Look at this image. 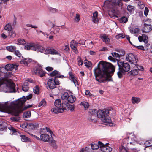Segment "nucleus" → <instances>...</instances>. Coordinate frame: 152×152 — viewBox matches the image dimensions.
<instances>
[{"mask_svg":"<svg viewBox=\"0 0 152 152\" xmlns=\"http://www.w3.org/2000/svg\"><path fill=\"white\" fill-rule=\"evenodd\" d=\"M138 5L140 9H142L144 8V5L143 3L140 1H139L138 2Z\"/></svg>","mask_w":152,"mask_h":152,"instance_id":"bf43d9fd","label":"nucleus"},{"mask_svg":"<svg viewBox=\"0 0 152 152\" xmlns=\"http://www.w3.org/2000/svg\"><path fill=\"white\" fill-rule=\"evenodd\" d=\"M17 42L18 43H17V44H19V45H24L26 43V42L25 40L23 39H18V40Z\"/></svg>","mask_w":152,"mask_h":152,"instance_id":"de8ad7c7","label":"nucleus"},{"mask_svg":"<svg viewBox=\"0 0 152 152\" xmlns=\"http://www.w3.org/2000/svg\"><path fill=\"white\" fill-rule=\"evenodd\" d=\"M101 38L104 42L107 44L110 41L109 38L107 36L105 35H103L101 37Z\"/></svg>","mask_w":152,"mask_h":152,"instance_id":"c756f323","label":"nucleus"},{"mask_svg":"<svg viewBox=\"0 0 152 152\" xmlns=\"http://www.w3.org/2000/svg\"><path fill=\"white\" fill-rule=\"evenodd\" d=\"M18 66L15 64H7L5 67V69L7 71H12L13 69L15 70H17Z\"/></svg>","mask_w":152,"mask_h":152,"instance_id":"9b49d317","label":"nucleus"},{"mask_svg":"<svg viewBox=\"0 0 152 152\" xmlns=\"http://www.w3.org/2000/svg\"><path fill=\"white\" fill-rule=\"evenodd\" d=\"M109 60L114 63L116 62V64L119 66V69L122 72L124 73L128 72L130 69V66L129 64L127 62L118 61L116 59L113 58L111 56L108 57Z\"/></svg>","mask_w":152,"mask_h":152,"instance_id":"39448f33","label":"nucleus"},{"mask_svg":"<svg viewBox=\"0 0 152 152\" xmlns=\"http://www.w3.org/2000/svg\"><path fill=\"white\" fill-rule=\"evenodd\" d=\"M12 29V27L11 24L8 23L4 27V30L7 31V33L10 32Z\"/></svg>","mask_w":152,"mask_h":152,"instance_id":"bb28decb","label":"nucleus"},{"mask_svg":"<svg viewBox=\"0 0 152 152\" xmlns=\"http://www.w3.org/2000/svg\"><path fill=\"white\" fill-rule=\"evenodd\" d=\"M7 124L5 122L0 123V130H4L6 129Z\"/></svg>","mask_w":152,"mask_h":152,"instance_id":"473e14b6","label":"nucleus"},{"mask_svg":"<svg viewBox=\"0 0 152 152\" xmlns=\"http://www.w3.org/2000/svg\"><path fill=\"white\" fill-rule=\"evenodd\" d=\"M12 121L14 122H17L19 121V119L18 118L16 117H12L10 118Z\"/></svg>","mask_w":152,"mask_h":152,"instance_id":"4d7b16f0","label":"nucleus"},{"mask_svg":"<svg viewBox=\"0 0 152 152\" xmlns=\"http://www.w3.org/2000/svg\"><path fill=\"white\" fill-rule=\"evenodd\" d=\"M131 139L132 140V142H130V143L133 145H134L135 144L136 142L137 139L135 135H133L132 136Z\"/></svg>","mask_w":152,"mask_h":152,"instance_id":"a18cd8bd","label":"nucleus"},{"mask_svg":"<svg viewBox=\"0 0 152 152\" xmlns=\"http://www.w3.org/2000/svg\"><path fill=\"white\" fill-rule=\"evenodd\" d=\"M85 65L88 67H89L91 65V62L89 61H86L84 62Z\"/></svg>","mask_w":152,"mask_h":152,"instance_id":"13d9d810","label":"nucleus"},{"mask_svg":"<svg viewBox=\"0 0 152 152\" xmlns=\"http://www.w3.org/2000/svg\"><path fill=\"white\" fill-rule=\"evenodd\" d=\"M110 3V4H112L113 7L115 5H118L119 6L122 5V1L121 0H111L110 1H105L106 3Z\"/></svg>","mask_w":152,"mask_h":152,"instance_id":"9d476101","label":"nucleus"},{"mask_svg":"<svg viewBox=\"0 0 152 152\" xmlns=\"http://www.w3.org/2000/svg\"><path fill=\"white\" fill-rule=\"evenodd\" d=\"M132 102L133 104H137L140 101V99L139 98L133 97H132Z\"/></svg>","mask_w":152,"mask_h":152,"instance_id":"72a5a7b5","label":"nucleus"},{"mask_svg":"<svg viewBox=\"0 0 152 152\" xmlns=\"http://www.w3.org/2000/svg\"><path fill=\"white\" fill-rule=\"evenodd\" d=\"M76 99V98L75 96L73 95H69L67 100L69 102L73 103L75 101Z\"/></svg>","mask_w":152,"mask_h":152,"instance_id":"393cba45","label":"nucleus"},{"mask_svg":"<svg viewBox=\"0 0 152 152\" xmlns=\"http://www.w3.org/2000/svg\"><path fill=\"white\" fill-rule=\"evenodd\" d=\"M80 152H89V149L88 147H86L85 149H82Z\"/></svg>","mask_w":152,"mask_h":152,"instance_id":"052dcab7","label":"nucleus"},{"mask_svg":"<svg viewBox=\"0 0 152 152\" xmlns=\"http://www.w3.org/2000/svg\"><path fill=\"white\" fill-rule=\"evenodd\" d=\"M109 113L108 110L104 109L100 110L97 113V117L101 118V121L104 123V124L109 126H113V123L110 117L108 115Z\"/></svg>","mask_w":152,"mask_h":152,"instance_id":"20e7f679","label":"nucleus"},{"mask_svg":"<svg viewBox=\"0 0 152 152\" xmlns=\"http://www.w3.org/2000/svg\"><path fill=\"white\" fill-rule=\"evenodd\" d=\"M69 110H70L71 111H73L75 109L74 106L73 105H70L69 104Z\"/></svg>","mask_w":152,"mask_h":152,"instance_id":"e2e57ef3","label":"nucleus"},{"mask_svg":"<svg viewBox=\"0 0 152 152\" xmlns=\"http://www.w3.org/2000/svg\"><path fill=\"white\" fill-rule=\"evenodd\" d=\"M99 145H98L96 144H91V146L92 149L93 150H97L99 148Z\"/></svg>","mask_w":152,"mask_h":152,"instance_id":"8fccbe9b","label":"nucleus"},{"mask_svg":"<svg viewBox=\"0 0 152 152\" xmlns=\"http://www.w3.org/2000/svg\"><path fill=\"white\" fill-rule=\"evenodd\" d=\"M128 20V19L126 17H123L120 19V22L122 23L126 22Z\"/></svg>","mask_w":152,"mask_h":152,"instance_id":"79ce46f5","label":"nucleus"},{"mask_svg":"<svg viewBox=\"0 0 152 152\" xmlns=\"http://www.w3.org/2000/svg\"><path fill=\"white\" fill-rule=\"evenodd\" d=\"M117 51L119 53H118L116 52L112 53V55L113 57L116 58H119L121 56L124 55L125 54L124 51L122 50H117Z\"/></svg>","mask_w":152,"mask_h":152,"instance_id":"dca6fc26","label":"nucleus"},{"mask_svg":"<svg viewBox=\"0 0 152 152\" xmlns=\"http://www.w3.org/2000/svg\"><path fill=\"white\" fill-rule=\"evenodd\" d=\"M4 74V77H2L3 78H4L6 80H12V83H14L12 80L7 79L8 78L11 77L12 76V72H7L6 73H4L3 74Z\"/></svg>","mask_w":152,"mask_h":152,"instance_id":"4be33fe9","label":"nucleus"},{"mask_svg":"<svg viewBox=\"0 0 152 152\" xmlns=\"http://www.w3.org/2000/svg\"><path fill=\"white\" fill-rule=\"evenodd\" d=\"M7 34L8 36L14 38L15 37L16 35V34L15 31L12 30V29L10 31V32H8Z\"/></svg>","mask_w":152,"mask_h":152,"instance_id":"e433bc0d","label":"nucleus"},{"mask_svg":"<svg viewBox=\"0 0 152 152\" xmlns=\"http://www.w3.org/2000/svg\"><path fill=\"white\" fill-rule=\"evenodd\" d=\"M50 54L53 55H57L59 54L58 51L53 48H47L45 49V54Z\"/></svg>","mask_w":152,"mask_h":152,"instance_id":"4468645a","label":"nucleus"},{"mask_svg":"<svg viewBox=\"0 0 152 152\" xmlns=\"http://www.w3.org/2000/svg\"><path fill=\"white\" fill-rule=\"evenodd\" d=\"M125 145L123 144L120 147V152H129L127 148L125 147Z\"/></svg>","mask_w":152,"mask_h":152,"instance_id":"7c9ffc66","label":"nucleus"},{"mask_svg":"<svg viewBox=\"0 0 152 152\" xmlns=\"http://www.w3.org/2000/svg\"><path fill=\"white\" fill-rule=\"evenodd\" d=\"M34 72L37 75L40 77L44 76L45 73V72L43 71L40 67L37 68Z\"/></svg>","mask_w":152,"mask_h":152,"instance_id":"f3484780","label":"nucleus"},{"mask_svg":"<svg viewBox=\"0 0 152 152\" xmlns=\"http://www.w3.org/2000/svg\"><path fill=\"white\" fill-rule=\"evenodd\" d=\"M34 92L37 94H38L39 93V90L38 87L37 86L35 87L34 88Z\"/></svg>","mask_w":152,"mask_h":152,"instance_id":"5fc2aeb1","label":"nucleus"},{"mask_svg":"<svg viewBox=\"0 0 152 152\" xmlns=\"http://www.w3.org/2000/svg\"><path fill=\"white\" fill-rule=\"evenodd\" d=\"M36 126L32 123L28 124V128L30 129H33L36 127Z\"/></svg>","mask_w":152,"mask_h":152,"instance_id":"49530a36","label":"nucleus"},{"mask_svg":"<svg viewBox=\"0 0 152 152\" xmlns=\"http://www.w3.org/2000/svg\"><path fill=\"white\" fill-rule=\"evenodd\" d=\"M143 41L145 43H147L148 42V38L145 34H143Z\"/></svg>","mask_w":152,"mask_h":152,"instance_id":"3c124183","label":"nucleus"},{"mask_svg":"<svg viewBox=\"0 0 152 152\" xmlns=\"http://www.w3.org/2000/svg\"><path fill=\"white\" fill-rule=\"evenodd\" d=\"M6 49L8 51L13 52L16 49V47L12 45L7 46L6 47Z\"/></svg>","mask_w":152,"mask_h":152,"instance_id":"a878e982","label":"nucleus"},{"mask_svg":"<svg viewBox=\"0 0 152 152\" xmlns=\"http://www.w3.org/2000/svg\"><path fill=\"white\" fill-rule=\"evenodd\" d=\"M134 68H136L137 70H140L141 71H143V68L142 66L137 65L134 64L133 65Z\"/></svg>","mask_w":152,"mask_h":152,"instance_id":"4c0bfd02","label":"nucleus"},{"mask_svg":"<svg viewBox=\"0 0 152 152\" xmlns=\"http://www.w3.org/2000/svg\"><path fill=\"white\" fill-rule=\"evenodd\" d=\"M85 93L86 95L88 96H90L92 95L91 94L90 92L88 90H86Z\"/></svg>","mask_w":152,"mask_h":152,"instance_id":"774afa93","label":"nucleus"},{"mask_svg":"<svg viewBox=\"0 0 152 152\" xmlns=\"http://www.w3.org/2000/svg\"><path fill=\"white\" fill-rule=\"evenodd\" d=\"M69 74L70 77V79L73 82V83L76 86V84H77L78 83L77 81L75 79V76L72 75V73L71 72H69Z\"/></svg>","mask_w":152,"mask_h":152,"instance_id":"5701e85b","label":"nucleus"},{"mask_svg":"<svg viewBox=\"0 0 152 152\" xmlns=\"http://www.w3.org/2000/svg\"><path fill=\"white\" fill-rule=\"evenodd\" d=\"M54 104L55 106L60 107L61 104V102L60 99H56L54 102Z\"/></svg>","mask_w":152,"mask_h":152,"instance_id":"c9c22d12","label":"nucleus"},{"mask_svg":"<svg viewBox=\"0 0 152 152\" xmlns=\"http://www.w3.org/2000/svg\"><path fill=\"white\" fill-rule=\"evenodd\" d=\"M149 12L148 9L147 7H145V10L144 12V14L146 16H147Z\"/></svg>","mask_w":152,"mask_h":152,"instance_id":"69168bd1","label":"nucleus"},{"mask_svg":"<svg viewBox=\"0 0 152 152\" xmlns=\"http://www.w3.org/2000/svg\"><path fill=\"white\" fill-rule=\"evenodd\" d=\"M92 20L95 23H96L99 21V19L98 18V12L97 11H96L93 14Z\"/></svg>","mask_w":152,"mask_h":152,"instance_id":"b1692460","label":"nucleus"},{"mask_svg":"<svg viewBox=\"0 0 152 152\" xmlns=\"http://www.w3.org/2000/svg\"><path fill=\"white\" fill-rule=\"evenodd\" d=\"M31 115V112L30 111H28L24 112L23 114V117L24 118H29Z\"/></svg>","mask_w":152,"mask_h":152,"instance_id":"2f4dec72","label":"nucleus"},{"mask_svg":"<svg viewBox=\"0 0 152 152\" xmlns=\"http://www.w3.org/2000/svg\"><path fill=\"white\" fill-rule=\"evenodd\" d=\"M86 41H85L83 39H80L78 41V43L80 44L83 45L85 44V42Z\"/></svg>","mask_w":152,"mask_h":152,"instance_id":"338daca9","label":"nucleus"},{"mask_svg":"<svg viewBox=\"0 0 152 152\" xmlns=\"http://www.w3.org/2000/svg\"><path fill=\"white\" fill-rule=\"evenodd\" d=\"M60 84L59 80L56 79V77L54 79H49L47 82V84L49 88L50 89H54L56 88L57 85H58Z\"/></svg>","mask_w":152,"mask_h":152,"instance_id":"0eeeda50","label":"nucleus"},{"mask_svg":"<svg viewBox=\"0 0 152 152\" xmlns=\"http://www.w3.org/2000/svg\"><path fill=\"white\" fill-rule=\"evenodd\" d=\"M98 144L99 145L101 150L103 152H111L112 151V149L111 147L104 145L101 142H98Z\"/></svg>","mask_w":152,"mask_h":152,"instance_id":"1a4fd4ad","label":"nucleus"},{"mask_svg":"<svg viewBox=\"0 0 152 152\" xmlns=\"http://www.w3.org/2000/svg\"><path fill=\"white\" fill-rule=\"evenodd\" d=\"M80 104L84 107L85 110L86 109L88 108L89 107L88 103L85 101H83L81 102Z\"/></svg>","mask_w":152,"mask_h":152,"instance_id":"58836bf2","label":"nucleus"},{"mask_svg":"<svg viewBox=\"0 0 152 152\" xmlns=\"http://www.w3.org/2000/svg\"><path fill=\"white\" fill-rule=\"evenodd\" d=\"M26 100V99L25 97L23 96L17 100L11 102V107L9 110L8 113L14 115L15 116H18L20 113L32 106L31 105H29L27 107H23Z\"/></svg>","mask_w":152,"mask_h":152,"instance_id":"f03ea898","label":"nucleus"},{"mask_svg":"<svg viewBox=\"0 0 152 152\" xmlns=\"http://www.w3.org/2000/svg\"><path fill=\"white\" fill-rule=\"evenodd\" d=\"M49 135L47 134H42L40 136V140L45 142H47L49 140Z\"/></svg>","mask_w":152,"mask_h":152,"instance_id":"6ab92c4d","label":"nucleus"},{"mask_svg":"<svg viewBox=\"0 0 152 152\" xmlns=\"http://www.w3.org/2000/svg\"><path fill=\"white\" fill-rule=\"evenodd\" d=\"M48 9L49 11L52 13H55L57 11V10L56 9L52 7H49Z\"/></svg>","mask_w":152,"mask_h":152,"instance_id":"680f3d73","label":"nucleus"},{"mask_svg":"<svg viewBox=\"0 0 152 152\" xmlns=\"http://www.w3.org/2000/svg\"><path fill=\"white\" fill-rule=\"evenodd\" d=\"M75 21L78 22L80 20V15L78 14H76V16L75 18Z\"/></svg>","mask_w":152,"mask_h":152,"instance_id":"0e129e2a","label":"nucleus"},{"mask_svg":"<svg viewBox=\"0 0 152 152\" xmlns=\"http://www.w3.org/2000/svg\"><path fill=\"white\" fill-rule=\"evenodd\" d=\"M14 54L16 56L19 57H20L21 56V54L20 52L18 50H15L14 51Z\"/></svg>","mask_w":152,"mask_h":152,"instance_id":"6e6d98bb","label":"nucleus"},{"mask_svg":"<svg viewBox=\"0 0 152 152\" xmlns=\"http://www.w3.org/2000/svg\"><path fill=\"white\" fill-rule=\"evenodd\" d=\"M115 70V67L110 63L100 61L94 70L96 80L100 83L104 82L108 77L113 74Z\"/></svg>","mask_w":152,"mask_h":152,"instance_id":"f257e3e1","label":"nucleus"},{"mask_svg":"<svg viewBox=\"0 0 152 152\" xmlns=\"http://www.w3.org/2000/svg\"><path fill=\"white\" fill-rule=\"evenodd\" d=\"M51 111L55 113H58L63 112V110L61 108L55 106L51 109Z\"/></svg>","mask_w":152,"mask_h":152,"instance_id":"aec40b11","label":"nucleus"},{"mask_svg":"<svg viewBox=\"0 0 152 152\" xmlns=\"http://www.w3.org/2000/svg\"><path fill=\"white\" fill-rule=\"evenodd\" d=\"M126 59L127 61L134 64L137 63V59L136 56L133 53H129L126 56Z\"/></svg>","mask_w":152,"mask_h":152,"instance_id":"6e6552de","label":"nucleus"},{"mask_svg":"<svg viewBox=\"0 0 152 152\" xmlns=\"http://www.w3.org/2000/svg\"><path fill=\"white\" fill-rule=\"evenodd\" d=\"M46 105V102L44 99L42 100L39 103V104L38 106L40 107H43L45 106Z\"/></svg>","mask_w":152,"mask_h":152,"instance_id":"603ef678","label":"nucleus"},{"mask_svg":"<svg viewBox=\"0 0 152 152\" xmlns=\"http://www.w3.org/2000/svg\"><path fill=\"white\" fill-rule=\"evenodd\" d=\"M24 49L27 50H31L37 52H40L45 54V49L42 46L34 43H30L26 45Z\"/></svg>","mask_w":152,"mask_h":152,"instance_id":"423d86ee","label":"nucleus"},{"mask_svg":"<svg viewBox=\"0 0 152 152\" xmlns=\"http://www.w3.org/2000/svg\"><path fill=\"white\" fill-rule=\"evenodd\" d=\"M22 90L25 92H26L28 90L29 87L27 85V82L24 83L22 86Z\"/></svg>","mask_w":152,"mask_h":152,"instance_id":"ea45409f","label":"nucleus"},{"mask_svg":"<svg viewBox=\"0 0 152 152\" xmlns=\"http://www.w3.org/2000/svg\"><path fill=\"white\" fill-rule=\"evenodd\" d=\"M59 72L56 70H55L53 71L50 74V76H56L55 78L56 77V79L57 78H62L64 77V76L63 75H59Z\"/></svg>","mask_w":152,"mask_h":152,"instance_id":"a211bd4d","label":"nucleus"},{"mask_svg":"<svg viewBox=\"0 0 152 152\" xmlns=\"http://www.w3.org/2000/svg\"><path fill=\"white\" fill-rule=\"evenodd\" d=\"M77 45L78 43H77L76 41L72 40L71 41L70 44V47L76 53H78V51L77 49Z\"/></svg>","mask_w":152,"mask_h":152,"instance_id":"2eb2a0df","label":"nucleus"},{"mask_svg":"<svg viewBox=\"0 0 152 152\" xmlns=\"http://www.w3.org/2000/svg\"><path fill=\"white\" fill-rule=\"evenodd\" d=\"M20 136L21 137V140L23 142H26L29 140V138L24 135H21Z\"/></svg>","mask_w":152,"mask_h":152,"instance_id":"37998d69","label":"nucleus"},{"mask_svg":"<svg viewBox=\"0 0 152 152\" xmlns=\"http://www.w3.org/2000/svg\"><path fill=\"white\" fill-rule=\"evenodd\" d=\"M134 8L133 6L129 5L127 6V10L129 12L131 13L134 10Z\"/></svg>","mask_w":152,"mask_h":152,"instance_id":"864d4df0","label":"nucleus"},{"mask_svg":"<svg viewBox=\"0 0 152 152\" xmlns=\"http://www.w3.org/2000/svg\"><path fill=\"white\" fill-rule=\"evenodd\" d=\"M50 144L54 148L56 149L57 148L56 141L54 140L53 139L51 140Z\"/></svg>","mask_w":152,"mask_h":152,"instance_id":"a19ab883","label":"nucleus"},{"mask_svg":"<svg viewBox=\"0 0 152 152\" xmlns=\"http://www.w3.org/2000/svg\"><path fill=\"white\" fill-rule=\"evenodd\" d=\"M69 95L67 92H65L62 95L61 98L64 100H67Z\"/></svg>","mask_w":152,"mask_h":152,"instance_id":"f704fd0d","label":"nucleus"},{"mask_svg":"<svg viewBox=\"0 0 152 152\" xmlns=\"http://www.w3.org/2000/svg\"><path fill=\"white\" fill-rule=\"evenodd\" d=\"M144 145L146 147H148L152 145V140L146 141L144 143Z\"/></svg>","mask_w":152,"mask_h":152,"instance_id":"c03bdc74","label":"nucleus"},{"mask_svg":"<svg viewBox=\"0 0 152 152\" xmlns=\"http://www.w3.org/2000/svg\"><path fill=\"white\" fill-rule=\"evenodd\" d=\"M128 73L133 76H135L138 74V71L136 68H134L133 66L132 70L129 72Z\"/></svg>","mask_w":152,"mask_h":152,"instance_id":"cd10ccee","label":"nucleus"},{"mask_svg":"<svg viewBox=\"0 0 152 152\" xmlns=\"http://www.w3.org/2000/svg\"><path fill=\"white\" fill-rule=\"evenodd\" d=\"M152 30V26L150 24H147L145 23L144 27L142 29L143 33H148Z\"/></svg>","mask_w":152,"mask_h":152,"instance_id":"f8f14e48","label":"nucleus"},{"mask_svg":"<svg viewBox=\"0 0 152 152\" xmlns=\"http://www.w3.org/2000/svg\"><path fill=\"white\" fill-rule=\"evenodd\" d=\"M0 90L6 93L15 92V85L10 80H6L4 78H0Z\"/></svg>","mask_w":152,"mask_h":152,"instance_id":"7ed1b4c3","label":"nucleus"},{"mask_svg":"<svg viewBox=\"0 0 152 152\" xmlns=\"http://www.w3.org/2000/svg\"><path fill=\"white\" fill-rule=\"evenodd\" d=\"M89 112L90 113L92 116L91 117H89L88 119L91 121H93L96 117V115H97L98 113L97 110L95 109H91L90 110Z\"/></svg>","mask_w":152,"mask_h":152,"instance_id":"ddd939ff","label":"nucleus"},{"mask_svg":"<svg viewBox=\"0 0 152 152\" xmlns=\"http://www.w3.org/2000/svg\"><path fill=\"white\" fill-rule=\"evenodd\" d=\"M140 31V29L138 28H129V31L132 34L138 33Z\"/></svg>","mask_w":152,"mask_h":152,"instance_id":"c85d7f7f","label":"nucleus"},{"mask_svg":"<svg viewBox=\"0 0 152 152\" xmlns=\"http://www.w3.org/2000/svg\"><path fill=\"white\" fill-rule=\"evenodd\" d=\"M69 104L67 102H63L61 104V109L63 110V112L64 110H69Z\"/></svg>","mask_w":152,"mask_h":152,"instance_id":"412c9836","label":"nucleus"},{"mask_svg":"<svg viewBox=\"0 0 152 152\" xmlns=\"http://www.w3.org/2000/svg\"><path fill=\"white\" fill-rule=\"evenodd\" d=\"M125 37V35L124 34L120 33L116 35L115 37L117 39H121L124 38Z\"/></svg>","mask_w":152,"mask_h":152,"instance_id":"09e8293b","label":"nucleus"}]
</instances>
